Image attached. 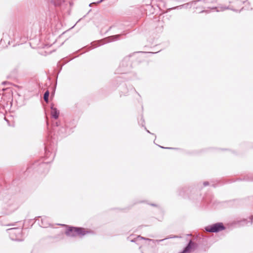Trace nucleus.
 Returning <instances> with one entry per match:
<instances>
[{
    "instance_id": "1",
    "label": "nucleus",
    "mask_w": 253,
    "mask_h": 253,
    "mask_svg": "<svg viewBox=\"0 0 253 253\" xmlns=\"http://www.w3.org/2000/svg\"><path fill=\"white\" fill-rule=\"evenodd\" d=\"M217 0H195V2H193V3H197L200 2L201 4H202L204 8H211V7L210 6L211 3H213L216 2ZM229 8L228 7H215L214 8H212V9H216L217 11H223L225 9H229Z\"/></svg>"
},
{
    "instance_id": "2",
    "label": "nucleus",
    "mask_w": 253,
    "mask_h": 253,
    "mask_svg": "<svg viewBox=\"0 0 253 253\" xmlns=\"http://www.w3.org/2000/svg\"><path fill=\"white\" fill-rule=\"evenodd\" d=\"M7 232L9 235L10 238L12 240L21 241L19 237L21 236L22 230L19 228H12L6 230Z\"/></svg>"
},
{
    "instance_id": "3",
    "label": "nucleus",
    "mask_w": 253,
    "mask_h": 253,
    "mask_svg": "<svg viewBox=\"0 0 253 253\" xmlns=\"http://www.w3.org/2000/svg\"><path fill=\"white\" fill-rule=\"evenodd\" d=\"M66 234L67 236L71 237L83 236L86 234V231L82 228L71 227L66 230Z\"/></svg>"
},
{
    "instance_id": "4",
    "label": "nucleus",
    "mask_w": 253,
    "mask_h": 253,
    "mask_svg": "<svg viewBox=\"0 0 253 253\" xmlns=\"http://www.w3.org/2000/svg\"><path fill=\"white\" fill-rule=\"evenodd\" d=\"M206 230L209 232H217L225 229L222 223H217L206 227Z\"/></svg>"
},
{
    "instance_id": "5",
    "label": "nucleus",
    "mask_w": 253,
    "mask_h": 253,
    "mask_svg": "<svg viewBox=\"0 0 253 253\" xmlns=\"http://www.w3.org/2000/svg\"><path fill=\"white\" fill-rule=\"evenodd\" d=\"M51 115L52 117L55 119H57L59 117V112L57 110L56 108L53 107V105L51 106Z\"/></svg>"
},
{
    "instance_id": "6",
    "label": "nucleus",
    "mask_w": 253,
    "mask_h": 253,
    "mask_svg": "<svg viewBox=\"0 0 253 253\" xmlns=\"http://www.w3.org/2000/svg\"><path fill=\"white\" fill-rule=\"evenodd\" d=\"M121 36V35H115L113 36L109 37L107 38V39H105L104 41H105V42H109L115 41H117L119 39V37Z\"/></svg>"
},
{
    "instance_id": "7",
    "label": "nucleus",
    "mask_w": 253,
    "mask_h": 253,
    "mask_svg": "<svg viewBox=\"0 0 253 253\" xmlns=\"http://www.w3.org/2000/svg\"><path fill=\"white\" fill-rule=\"evenodd\" d=\"M193 2H195V1H193L191 2V3H187L181 5L180 6L174 7L173 8V9H178V8L181 9L182 8H187L189 6H190L191 7L193 4H196V3H193Z\"/></svg>"
},
{
    "instance_id": "8",
    "label": "nucleus",
    "mask_w": 253,
    "mask_h": 253,
    "mask_svg": "<svg viewBox=\"0 0 253 253\" xmlns=\"http://www.w3.org/2000/svg\"><path fill=\"white\" fill-rule=\"evenodd\" d=\"M64 1V0H51V2L55 6H60Z\"/></svg>"
},
{
    "instance_id": "9",
    "label": "nucleus",
    "mask_w": 253,
    "mask_h": 253,
    "mask_svg": "<svg viewBox=\"0 0 253 253\" xmlns=\"http://www.w3.org/2000/svg\"><path fill=\"white\" fill-rule=\"evenodd\" d=\"M140 240H149V241H151L152 240L148 239V238H145L142 237H141L140 236H138L136 238H134V239L131 240V242H137V241H139Z\"/></svg>"
},
{
    "instance_id": "10",
    "label": "nucleus",
    "mask_w": 253,
    "mask_h": 253,
    "mask_svg": "<svg viewBox=\"0 0 253 253\" xmlns=\"http://www.w3.org/2000/svg\"><path fill=\"white\" fill-rule=\"evenodd\" d=\"M49 92L48 90L45 92L43 95V99L46 102H48V97H49Z\"/></svg>"
},
{
    "instance_id": "11",
    "label": "nucleus",
    "mask_w": 253,
    "mask_h": 253,
    "mask_svg": "<svg viewBox=\"0 0 253 253\" xmlns=\"http://www.w3.org/2000/svg\"><path fill=\"white\" fill-rule=\"evenodd\" d=\"M10 83L8 82L4 81L2 82L1 84L3 85H7L10 84Z\"/></svg>"
},
{
    "instance_id": "12",
    "label": "nucleus",
    "mask_w": 253,
    "mask_h": 253,
    "mask_svg": "<svg viewBox=\"0 0 253 253\" xmlns=\"http://www.w3.org/2000/svg\"><path fill=\"white\" fill-rule=\"evenodd\" d=\"M203 184H204V185L205 186H207V185H209V182H207V181L204 182V183H203Z\"/></svg>"
},
{
    "instance_id": "13",
    "label": "nucleus",
    "mask_w": 253,
    "mask_h": 253,
    "mask_svg": "<svg viewBox=\"0 0 253 253\" xmlns=\"http://www.w3.org/2000/svg\"><path fill=\"white\" fill-rule=\"evenodd\" d=\"M104 0H100V1H98L97 3H100L101 2H102L103 1H104Z\"/></svg>"
},
{
    "instance_id": "14",
    "label": "nucleus",
    "mask_w": 253,
    "mask_h": 253,
    "mask_svg": "<svg viewBox=\"0 0 253 253\" xmlns=\"http://www.w3.org/2000/svg\"><path fill=\"white\" fill-rule=\"evenodd\" d=\"M93 3H95L93 2ZM92 4H93V3H92ZM91 4H92V3H90L89 6H90Z\"/></svg>"
},
{
    "instance_id": "15",
    "label": "nucleus",
    "mask_w": 253,
    "mask_h": 253,
    "mask_svg": "<svg viewBox=\"0 0 253 253\" xmlns=\"http://www.w3.org/2000/svg\"><path fill=\"white\" fill-rule=\"evenodd\" d=\"M253 219V216H252L251 217V220H252Z\"/></svg>"
},
{
    "instance_id": "16",
    "label": "nucleus",
    "mask_w": 253,
    "mask_h": 253,
    "mask_svg": "<svg viewBox=\"0 0 253 253\" xmlns=\"http://www.w3.org/2000/svg\"><path fill=\"white\" fill-rule=\"evenodd\" d=\"M148 133H150L149 130H147Z\"/></svg>"
}]
</instances>
